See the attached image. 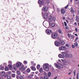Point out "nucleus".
I'll use <instances>...</instances> for the list:
<instances>
[{
	"mask_svg": "<svg viewBox=\"0 0 79 79\" xmlns=\"http://www.w3.org/2000/svg\"><path fill=\"white\" fill-rule=\"evenodd\" d=\"M7 79H11V77L10 76H8L7 77Z\"/></svg>",
	"mask_w": 79,
	"mask_h": 79,
	"instance_id": "obj_39",
	"label": "nucleus"
},
{
	"mask_svg": "<svg viewBox=\"0 0 79 79\" xmlns=\"http://www.w3.org/2000/svg\"><path fill=\"white\" fill-rule=\"evenodd\" d=\"M8 66L9 69L11 70L12 69V65H9Z\"/></svg>",
	"mask_w": 79,
	"mask_h": 79,
	"instance_id": "obj_24",
	"label": "nucleus"
},
{
	"mask_svg": "<svg viewBox=\"0 0 79 79\" xmlns=\"http://www.w3.org/2000/svg\"><path fill=\"white\" fill-rule=\"evenodd\" d=\"M58 56L59 58H64V56H63L61 54H59L58 55Z\"/></svg>",
	"mask_w": 79,
	"mask_h": 79,
	"instance_id": "obj_18",
	"label": "nucleus"
},
{
	"mask_svg": "<svg viewBox=\"0 0 79 79\" xmlns=\"http://www.w3.org/2000/svg\"><path fill=\"white\" fill-rule=\"evenodd\" d=\"M16 73H17L19 75V74H21V72H19V71H17Z\"/></svg>",
	"mask_w": 79,
	"mask_h": 79,
	"instance_id": "obj_33",
	"label": "nucleus"
},
{
	"mask_svg": "<svg viewBox=\"0 0 79 79\" xmlns=\"http://www.w3.org/2000/svg\"><path fill=\"white\" fill-rule=\"evenodd\" d=\"M64 25L65 26H67V24L65 22H64Z\"/></svg>",
	"mask_w": 79,
	"mask_h": 79,
	"instance_id": "obj_42",
	"label": "nucleus"
},
{
	"mask_svg": "<svg viewBox=\"0 0 79 79\" xmlns=\"http://www.w3.org/2000/svg\"><path fill=\"white\" fill-rule=\"evenodd\" d=\"M20 70H22V71H24V70H25L26 69V68L24 67V65L22 66L19 69Z\"/></svg>",
	"mask_w": 79,
	"mask_h": 79,
	"instance_id": "obj_13",
	"label": "nucleus"
},
{
	"mask_svg": "<svg viewBox=\"0 0 79 79\" xmlns=\"http://www.w3.org/2000/svg\"><path fill=\"white\" fill-rule=\"evenodd\" d=\"M23 63L25 64H27V62L26 60H24L23 62Z\"/></svg>",
	"mask_w": 79,
	"mask_h": 79,
	"instance_id": "obj_35",
	"label": "nucleus"
},
{
	"mask_svg": "<svg viewBox=\"0 0 79 79\" xmlns=\"http://www.w3.org/2000/svg\"><path fill=\"white\" fill-rule=\"evenodd\" d=\"M67 62H68V64H69V65H71V63L69 61H68Z\"/></svg>",
	"mask_w": 79,
	"mask_h": 79,
	"instance_id": "obj_49",
	"label": "nucleus"
},
{
	"mask_svg": "<svg viewBox=\"0 0 79 79\" xmlns=\"http://www.w3.org/2000/svg\"><path fill=\"white\" fill-rule=\"evenodd\" d=\"M54 65H55V66H56V67L58 69H60V68H63V66L61 64L60 65V66H59L58 65V64H54Z\"/></svg>",
	"mask_w": 79,
	"mask_h": 79,
	"instance_id": "obj_5",
	"label": "nucleus"
},
{
	"mask_svg": "<svg viewBox=\"0 0 79 79\" xmlns=\"http://www.w3.org/2000/svg\"><path fill=\"white\" fill-rule=\"evenodd\" d=\"M62 61L63 62H64V63H65L66 62V61L65 60H62Z\"/></svg>",
	"mask_w": 79,
	"mask_h": 79,
	"instance_id": "obj_57",
	"label": "nucleus"
},
{
	"mask_svg": "<svg viewBox=\"0 0 79 79\" xmlns=\"http://www.w3.org/2000/svg\"><path fill=\"white\" fill-rule=\"evenodd\" d=\"M78 39V37L76 38L74 41V42H76Z\"/></svg>",
	"mask_w": 79,
	"mask_h": 79,
	"instance_id": "obj_46",
	"label": "nucleus"
},
{
	"mask_svg": "<svg viewBox=\"0 0 79 79\" xmlns=\"http://www.w3.org/2000/svg\"><path fill=\"white\" fill-rule=\"evenodd\" d=\"M53 18L52 15H50L48 17V20L49 22H51L52 21Z\"/></svg>",
	"mask_w": 79,
	"mask_h": 79,
	"instance_id": "obj_12",
	"label": "nucleus"
},
{
	"mask_svg": "<svg viewBox=\"0 0 79 79\" xmlns=\"http://www.w3.org/2000/svg\"><path fill=\"white\" fill-rule=\"evenodd\" d=\"M48 7L46 6H44L42 9V10L44 12H47L48 11Z\"/></svg>",
	"mask_w": 79,
	"mask_h": 79,
	"instance_id": "obj_9",
	"label": "nucleus"
},
{
	"mask_svg": "<svg viewBox=\"0 0 79 79\" xmlns=\"http://www.w3.org/2000/svg\"><path fill=\"white\" fill-rule=\"evenodd\" d=\"M21 65V63L20 62H18L16 64V66L17 68H19V67H20Z\"/></svg>",
	"mask_w": 79,
	"mask_h": 79,
	"instance_id": "obj_14",
	"label": "nucleus"
},
{
	"mask_svg": "<svg viewBox=\"0 0 79 79\" xmlns=\"http://www.w3.org/2000/svg\"><path fill=\"white\" fill-rule=\"evenodd\" d=\"M58 31L60 34H62V31H61V30L60 29H59Z\"/></svg>",
	"mask_w": 79,
	"mask_h": 79,
	"instance_id": "obj_30",
	"label": "nucleus"
},
{
	"mask_svg": "<svg viewBox=\"0 0 79 79\" xmlns=\"http://www.w3.org/2000/svg\"><path fill=\"white\" fill-rule=\"evenodd\" d=\"M43 68H44V70L46 71H48L49 70V67L47 64H44L43 66Z\"/></svg>",
	"mask_w": 79,
	"mask_h": 79,
	"instance_id": "obj_1",
	"label": "nucleus"
},
{
	"mask_svg": "<svg viewBox=\"0 0 79 79\" xmlns=\"http://www.w3.org/2000/svg\"><path fill=\"white\" fill-rule=\"evenodd\" d=\"M38 4L40 5V7L42 6L41 5H43L44 4V2L43 0H39L38 2Z\"/></svg>",
	"mask_w": 79,
	"mask_h": 79,
	"instance_id": "obj_3",
	"label": "nucleus"
},
{
	"mask_svg": "<svg viewBox=\"0 0 79 79\" xmlns=\"http://www.w3.org/2000/svg\"><path fill=\"white\" fill-rule=\"evenodd\" d=\"M40 65L38 64V65H37V69H38V70H39L40 68Z\"/></svg>",
	"mask_w": 79,
	"mask_h": 79,
	"instance_id": "obj_32",
	"label": "nucleus"
},
{
	"mask_svg": "<svg viewBox=\"0 0 79 79\" xmlns=\"http://www.w3.org/2000/svg\"><path fill=\"white\" fill-rule=\"evenodd\" d=\"M65 46L67 47H68L69 46V45L68 44H66L65 45Z\"/></svg>",
	"mask_w": 79,
	"mask_h": 79,
	"instance_id": "obj_55",
	"label": "nucleus"
},
{
	"mask_svg": "<svg viewBox=\"0 0 79 79\" xmlns=\"http://www.w3.org/2000/svg\"><path fill=\"white\" fill-rule=\"evenodd\" d=\"M20 79H24V78L21 75L20 76Z\"/></svg>",
	"mask_w": 79,
	"mask_h": 79,
	"instance_id": "obj_38",
	"label": "nucleus"
},
{
	"mask_svg": "<svg viewBox=\"0 0 79 79\" xmlns=\"http://www.w3.org/2000/svg\"><path fill=\"white\" fill-rule=\"evenodd\" d=\"M68 27H69L68 26H67L65 27V28L66 29H68Z\"/></svg>",
	"mask_w": 79,
	"mask_h": 79,
	"instance_id": "obj_51",
	"label": "nucleus"
},
{
	"mask_svg": "<svg viewBox=\"0 0 79 79\" xmlns=\"http://www.w3.org/2000/svg\"><path fill=\"white\" fill-rule=\"evenodd\" d=\"M35 73L34 72H33L32 73H31V74H30V76H31V77H32L33 76H34V74Z\"/></svg>",
	"mask_w": 79,
	"mask_h": 79,
	"instance_id": "obj_26",
	"label": "nucleus"
},
{
	"mask_svg": "<svg viewBox=\"0 0 79 79\" xmlns=\"http://www.w3.org/2000/svg\"><path fill=\"white\" fill-rule=\"evenodd\" d=\"M73 57V56L72 54H69V58H72Z\"/></svg>",
	"mask_w": 79,
	"mask_h": 79,
	"instance_id": "obj_21",
	"label": "nucleus"
},
{
	"mask_svg": "<svg viewBox=\"0 0 79 79\" xmlns=\"http://www.w3.org/2000/svg\"><path fill=\"white\" fill-rule=\"evenodd\" d=\"M51 75V72H49L48 73V76L49 77Z\"/></svg>",
	"mask_w": 79,
	"mask_h": 79,
	"instance_id": "obj_29",
	"label": "nucleus"
},
{
	"mask_svg": "<svg viewBox=\"0 0 79 79\" xmlns=\"http://www.w3.org/2000/svg\"><path fill=\"white\" fill-rule=\"evenodd\" d=\"M55 45L57 46H60V43L58 41H56L54 42Z\"/></svg>",
	"mask_w": 79,
	"mask_h": 79,
	"instance_id": "obj_10",
	"label": "nucleus"
},
{
	"mask_svg": "<svg viewBox=\"0 0 79 79\" xmlns=\"http://www.w3.org/2000/svg\"><path fill=\"white\" fill-rule=\"evenodd\" d=\"M75 31H78V30L77 28H75Z\"/></svg>",
	"mask_w": 79,
	"mask_h": 79,
	"instance_id": "obj_54",
	"label": "nucleus"
},
{
	"mask_svg": "<svg viewBox=\"0 0 79 79\" xmlns=\"http://www.w3.org/2000/svg\"><path fill=\"white\" fill-rule=\"evenodd\" d=\"M39 72L42 73L43 71V68H40V69L39 70Z\"/></svg>",
	"mask_w": 79,
	"mask_h": 79,
	"instance_id": "obj_22",
	"label": "nucleus"
},
{
	"mask_svg": "<svg viewBox=\"0 0 79 79\" xmlns=\"http://www.w3.org/2000/svg\"><path fill=\"white\" fill-rule=\"evenodd\" d=\"M9 70V69H8V67L6 66L5 68V71H8Z\"/></svg>",
	"mask_w": 79,
	"mask_h": 79,
	"instance_id": "obj_25",
	"label": "nucleus"
},
{
	"mask_svg": "<svg viewBox=\"0 0 79 79\" xmlns=\"http://www.w3.org/2000/svg\"><path fill=\"white\" fill-rule=\"evenodd\" d=\"M40 79H44V78L43 77H40Z\"/></svg>",
	"mask_w": 79,
	"mask_h": 79,
	"instance_id": "obj_58",
	"label": "nucleus"
},
{
	"mask_svg": "<svg viewBox=\"0 0 79 79\" xmlns=\"http://www.w3.org/2000/svg\"><path fill=\"white\" fill-rule=\"evenodd\" d=\"M47 34L48 35H50L51 33L52 34V32L51 30L50 29H47L46 30Z\"/></svg>",
	"mask_w": 79,
	"mask_h": 79,
	"instance_id": "obj_6",
	"label": "nucleus"
},
{
	"mask_svg": "<svg viewBox=\"0 0 79 79\" xmlns=\"http://www.w3.org/2000/svg\"><path fill=\"white\" fill-rule=\"evenodd\" d=\"M65 13V11L63 9H61V13L63 15H64Z\"/></svg>",
	"mask_w": 79,
	"mask_h": 79,
	"instance_id": "obj_15",
	"label": "nucleus"
},
{
	"mask_svg": "<svg viewBox=\"0 0 79 79\" xmlns=\"http://www.w3.org/2000/svg\"><path fill=\"white\" fill-rule=\"evenodd\" d=\"M69 5H67L65 7V9H67V8L68 7Z\"/></svg>",
	"mask_w": 79,
	"mask_h": 79,
	"instance_id": "obj_45",
	"label": "nucleus"
},
{
	"mask_svg": "<svg viewBox=\"0 0 79 79\" xmlns=\"http://www.w3.org/2000/svg\"><path fill=\"white\" fill-rule=\"evenodd\" d=\"M77 79H79V75H77Z\"/></svg>",
	"mask_w": 79,
	"mask_h": 79,
	"instance_id": "obj_52",
	"label": "nucleus"
},
{
	"mask_svg": "<svg viewBox=\"0 0 79 79\" xmlns=\"http://www.w3.org/2000/svg\"><path fill=\"white\" fill-rule=\"evenodd\" d=\"M13 69H14V70H15V71L16 70L17 68L16 67V66L15 64H14V65Z\"/></svg>",
	"mask_w": 79,
	"mask_h": 79,
	"instance_id": "obj_23",
	"label": "nucleus"
},
{
	"mask_svg": "<svg viewBox=\"0 0 79 79\" xmlns=\"http://www.w3.org/2000/svg\"><path fill=\"white\" fill-rule=\"evenodd\" d=\"M50 2V0H47V4H49Z\"/></svg>",
	"mask_w": 79,
	"mask_h": 79,
	"instance_id": "obj_41",
	"label": "nucleus"
},
{
	"mask_svg": "<svg viewBox=\"0 0 79 79\" xmlns=\"http://www.w3.org/2000/svg\"><path fill=\"white\" fill-rule=\"evenodd\" d=\"M62 54L66 58H69V55L67 52H62Z\"/></svg>",
	"mask_w": 79,
	"mask_h": 79,
	"instance_id": "obj_4",
	"label": "nucleus"
},
{
	"mask_svg": "<svg viewBox=\"0 0 79 79\" xmlns=\"http://www.w3.org/2000/svg\"><path fill=\"white\" fill-rule=\"evenodd\" d=\"M58 36V34L56 33H54L52 34V37L53 39H55Z\"/></svg>",
	"mask_w": 79,
	"mask_h": 79,
	"instance_id": "obj_7",
	"label": "nucleus"
},
{
	"mask_svg": "<svg viewBox=\"0 0 79 79\" xmlns=\"http://www.w3.org/2000/svg\"><path fill=\"white\" fill-rule=\"evenodd\" d=\"M70 12L73 13H75V11H74L73 9V8H71V10H70Z\"/></svg>",
	"mask_w": 79,
	"mask_h": 79,
	"instance_id": "obj_20",
	"label": "nucleus"
},
{
	"mask_svg": "<svg viewBox=\"0 0 79 79\" xmlns=\"http://www.w3.org/2000/svg\"><path fill=\"white\" fill-rule=\"evenodd\" d=\"M4 67H2V66H0V69L1 70H3L4 69Z\"/></svg>",
	"mask_w": 79,
	"mask_h": 79,
	"instance_id": "obj_27",
	"label": "nucleus"
},
{
	"mask_svg": "<svg viewBox=\"0 0 79 79\" xmlns=\"http://www.w3.org/2000/svg\"><path fill=\"white\" fill-rule=\"evenodd\" d=\"M65 18L64 17H63V19H64V20H65Z\"/></svg>",
	"mask_w": 79,
	"mask_h": 79,
	"instance_id": "obj_63",
	"label": "nucleus"
},
{
	"mask_svg": "<svg viewBox=\"0 0 79 79\" xmlns=\"http://www.w3.org/2000/svg\"><path fill=\"white\" fill-rule=\"evenodd\" d=\"M74 25H77V23L76 22H75L74 23Z\"/></svg>",
	"mask_w": 79,
	"mask_h": 79,
	"instance_id": "obj_59",
	"label": "nucleus"
},
{
	"mask_svg": "<svg viewBox=\"0 0 79 79\" xmlns=\"http://www.w3.org/2000/svg\"><path fill=\"white\" fill-rule=\"evenodd\" d=\"M76 20L77 22H78L79 21V17L78 16H77L76 17Z\"/></svg>",
	"mask_w": 79,
	"mask_h": 79,
	"instance_id": "obj_17",
	"label": "nucleus"
},
{
	"mask_svg": "<svg viewBox=\"0 0 79 79\" xmlns=\"http://www.w3.org/2000/svg\"><path fill=\"white\" fill-rule=\"evenodd\" d=\"M16 78H17V79H19V76H16Z\"/></svg>",
	"mask_w": 79,
	"mask_h": 79,
	"instance_id": "obj_53",
	"label": "nucleus"
},
{
	"mask_svg": "<svg viewBox=\"0 0 79 79\" xmlns=\"http://www.w3.org/2000/svg\"><path fill=\"white\" fill-rule=\"evenodd\" d=\"M9 64H12V62L11 61H9L8 62Z\"/></svg>",
	"mask_w": 79,
	"mask_h": 79,
	"instance_id": "obj_44",
	"label": "nucleus"
},
{
	"mask_svg": "<svg viewBox=\"0 0 79 79\" xmlns=\"http://www.w3.org/2000/svg\"><path fill=\"white\" fill-rule=\"evenodd\" d=\"M60 49V50H64L66 49V48L64 46H63L59 48Z\"/></svg>",
	"mask_w": 79,
	"mask_h": 79,
	"instance_id": "obj_11",
	"label": "nucleus"
},
{
	"mask_svg": "<svg viewBox=\"0 0 79 79\" xmlns=\"http://www.w3.org/2000/svg\"><path fill=\"white\" fill-rule=\"evenodd\" d=\"M73 74H74V76H75L76 75V72L75 71H74Z\"/></svg>",
	"mask_w": 79,
	"mask_h": 79,
	"instance_id": "obj_43",
	"label": "nucleus"
},
{
	"mask_svg": "<svg viewBox=\"0 0 79 79\" xmlns=\"http://www.w3.org/2000/svg\"><path fill=\"white\" fill-rule=\"evenodd\" d=\"M31 64L32 65L33 64L34 62L33 61H31Z\"/></svg>",
	"mask_w": 79,
	"mask_h": 79,
	"instance_id": "obj_61",
	"label": "nucleus"
},
{
	"mask_svg": "<svg viewBox=\"0 0 79 79\" xmlns=\"http://www.w3.org/2000/svg\"><path fill=\"white\" fill-rule=\"evenodd\" d=\"M71 73V72H69V73H68V74L69 75H70Z\"/></svg>",
	"mask_w": 79,
	"mask_h": 79,
	"instance_id": "obj_62",
	"label": "nucleus"
},
{
	"mask_svg": "<svg viewBox=\"0 0 79 79\" xmlns=\"http://www.w3.org/2000/svg\"><path fill=\"white\" fill-rule=\"evenodd\" d=\"M57 77H55V78H54V79H57Z\"/></svg>",
	"mask_w": 79,
	"mask_h": 79,
	"instance_id": "obj_60",
	"label": "nucleus"
},
{
	"mask_svg": "<svg viewBox=\"0 0 79 79\" xmlns=\"http://www.w3.org/2000/svg\"><path fill=\"white\" fill-rule=\"evenodd\" d=\"M62 45H64L65 44V42L63 41H60L59 42Z\"/></svg>",
	"mask_w": 79,
	"mask_h": 79,
	"instance_id": "obj_16",
	"label": "nucleus"
},
{
	"mask_svg": "<svg viewBox=\"0 0 79 79\" xmlns=\"http://www.w3.org/2000/svg\"><path fill=\"white\" fill-rule=\"evenodd\" d=\"M74 37V36H71V38H73Z\"/></svg>",
	"mask_w": 79,
	"mask_h": 79,
	"instance_id": "obj_64",
	"label": "nucleus"
},
{
	"mask_svg": "<svg viewBox=\"0 0 79 79\" xmlns=\"http://www.w3.org/2000/svg\"><path fill=\"white\" fill-rule=\"evenodd\" d=\"M57 11L58 12H60V10L59 8H57Z\"/></svg>",
	"mask_w": 79,
	"mask_h": 79,
	"instance_id": "obj_48",
	"label": "nucleus"
},
{
	"mask_svg": "<svg viewBox=\"0 0 79 79\" xmlns=\"http://www.w3.org/2000/svg\"><path fill=\"white\" fill-rule=\"evenodd\" d=\"M45 79H49L48 77L47 76L44 77Z\"/></svg>",
	"mask_w": 79,
	"mask_h": 79,
	"instance_id": "obj_47",
	"label": "nucleus"
},
{
	"mask_svg": "<svg viewBox=\"0 0 79 79\" xmlns=\"http://www.w3.org/2000/svg\"><path fill=\"white\" fill-rule=\"evenodd\" d=\"M72 47L73 48H75V46L74 45H72Z\"/></svg>",
	"mask_w": 79,
	"mask_h": 79,
	"instance_id": "obj_50",
	"label": "nucleus"
},
{
	"mask_svg": "<svg viewBox=\"0 0 79 79\" xmlns=\"http://www.w3.org/2000/svg\"><path fill=\"white\" fill-rule=\"evenodd\" d=\"M1 75L2 76H4V77H6L7 76V75H5V72L2 71L0 73Z\"/></svg>",
	"mask_w": 79,
	"mask_h": 79,
	"instance_id": "obj_8",
	"label": "nucleus"
},
{
	"mask_svg": "<svg viewBox=\"0 0 79 79\" xmlns=\"http://www.w3.org/2000/svg\"><path fill=\"white\" fill-rule=\"evenodd\" d=\"M38 73V71H36L35 72V73L36 74H37Z\"/></svg>",
	"mask_w": 79,
	"mask_h": 79,
	"instance_id": "obj_56",
	"label": "nucleus"
},
{
	"mask_svg": "<svg viewBox=\"0 0 79 79\" xmlns=\"http://www.w3.org/2000/svg\"><path fill=\"white\" fill-rule=\"evenodd\" d=\"M7 73L8 74H9V75H10V74H11V72L8 71L7 72Z\"/></svg>",
	"mask_w": 79,
	"mask_h": 79,
	"instance_id": "obj_34",
	"label": "nucleus"
},
{
	"mask_svg": "<svg viewBox=\"0 0 79 79\" xmlns=\"http://www.w3.org/2000/svg\"><path fill=\"white\" fill-rule=\"evenodd\" d=\"M67 35H68V37L69 38H70L71 37L70 35V34H69V33H68Z\"/></svg>",
	"mask_w": 79,
	"mask_h": 79,
	"instance_id": "obj_40",
	"label": "nucleus"
},
{
	"mask_svg": "<svg viewBox=\"0 0 79 79\" xmlns=\"http://www.w3.org/2000/svg\"><path fill=\"white\" fill-rule=\"evenodd\" d=\"M11 76L12 77H15V74H12Z\"/></svg>",
	"mask_w": 79,
	"mask_h": 79,
	"instance_id": "obj_36",
	"label": "nucleus"
},
{
	"mask_svg": "<svg viewBox=\"0 0 79 79\" xmlns=\"http://www.w3.org/2000/svg\"><path fill=\"white\" fill-rule=\"evenodd\" d=\"M74 45L76 47H77L78 46V43H76L74 44Z\"/></svg>",
	"mask_w": 79,
	"mask_h": 79,
	"instance_id": "obj_37",
	"label": "nucleus"
},
{
	"mask_svg": "<svg viewBox=\"0 0 79 79\" xmlns=\"http://www.w3.org/2000/svg\"><path fill=\"white\" fill-rule=\"evenodd\" d=\"M27 73H30V69L28 68L27 69Z\"/></svg>",
	"mask_w": 79,
	"mask_h": 79,
	"instance_id": "obj_31",
	"label": "nucleus"
},
{
	"mask_svg": "<svg viewBox=\"0 0 79 79\" xmlns=\"http://www.w3.org/2000/svg\"><path fill=\"white\" fill-rule=\"evenodd\" d=\"M42 15L44 19H47L48 18V13L46 12L44 14V12H42Z\"/></svg>",
	"mask_w": 79,
	"mask_h": 79,
	"instance_id": "obj_2",
	"label": "nucleus"
},
{
	"mask_svg": "<svg viewBox=\"0 0 79 79\" xmlns=\"http://www.w3.org/2000/svg\"><path fill=\"white\" fill-rule=\"evenodd\" d=\"M31 69L33 71H35L36 70V69L33 66H32L31 67Z\"/></svg>",
	"mask_w": 79,
	"mask_h": 79,
	"instance_id": "obj_19",
	"label": "nucleus"
},
{
	"mask_svg": "<svg viewBox=\"0 0 79 79\" xmlns=\"http://www.w3.org/2000/svg\"><path fill=\"white\" fill-rule=\"evenodd\" d=\"M51 26L52 27H54L55 26V23H52Z\"/></svg>",
	"mask_w": 79,
	"mask_h": 79,
	"instance_id": "obj_28",
	"label": "nucleus"
}]
</instances>
